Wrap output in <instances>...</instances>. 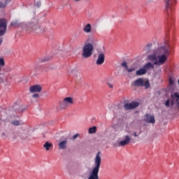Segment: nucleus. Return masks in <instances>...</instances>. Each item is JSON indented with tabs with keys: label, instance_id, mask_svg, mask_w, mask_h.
<instances>
[{
	"label": "nucleus",
	"instance_id": "obj_1",
	"mask_svg": "<svg viewBox=\"0 0 179 179\" xmlns=\"http://www.w3.org/2000/svg\"><path fill=\"white\" fill-rule=\"evenodd\" d=\"M153 52L154 55L148 56L150 61H155L154 65L157 66L164 65L170 55V43L168 42L158 43L157 48L153 50Z\"/></svg>",
	"mask_w": 179,
	"mask_h": 179
},
{
	"label": "nucleus",
	"instance_id": "obj_2",
	"mask_svg": "<svg viewBox=\"0 0 179 179\" xmlns=\"http://www.w3.org/2000/svg\"><path fill=\"white\" fill-rule=\"evenodd\" d=\"M27 31H29V33L34 32L36 34H44L45 30L44 29L38 27L37 22H29V24H27Z\"/></svg>",
	"mask_w": 179,
	"mask_h": 179
},
{
	"label": "nucleus",
	"instance_id": "obj_3",
	"mask_svg": "<svg viewBox=\"0 0 179 179\" xmlns=\"http://www.w3.org/2000/svg\"><path fill=\"white\" fill-rule=\"evenodd\" d=\"M93 50H94L93 44L85 42L83 48L82 57L83 58H90L93 55Z\"/></svg>",
	"mask_w": 179,
	"mask_h": 179
},
{
	"label": "nucleus",
	"instance_id": "obj_4",
	"mask_svg": "<svg viewBox=\"0 0 179 179\" xmlns=\"http://www.w3.org/2000/svg\"><path fill=\"white\" fill-rule=\"evenodd\" d=\"M165 3V13L168 16H171L174 13V6L177 3V0H164Z\"/></svg>",
	"mask_w": 179,
	"mask_h": 179
},
{
	"label": "nucleus",
	"instance_id": "obj_5",
	"mask_svg": "<svg viewBox=\"0 0 179 179\" xmlns=\"http://www.w3.org/2000/svg\"><path fill=\"white\" fill-rule=\"evenodd\" d=\"M59 104L62 110H66V108H69V106L73 104V98L71 96L66 97L63 99L62 101L59 102Z\"/></svg>",
	"mask_w": 179,
	"mask_h": 179
},
{
	"label": "nucleus",
	"instance_id": "obj_6",
	"mask_svg": "<svg viewBox=\"0 0 179 179\" xmlns=\"http://www.w3.org/2000/svg\"><path fill=\"white\" fill-rule=\"evenodd\" d=\"M1 138H8V139L13 140L16 139L17 136H16V134L12 130L8 129L1 133Z\"/></svg>",
	"mask_w": 179,
	"mask_h": 179
},
{
	"label": "nucleus",
	"instance_id": "obj_7",
	"mask_svg": "<svg viewBox=\"0 0 179 179\" xmlns=\"http://www.w3.org/2000/svg\"><path fill=\"white\" fill-rule=\"evenodd\" d=\"M7 27L8 22H6V19H0V37L4 36V34L6 33Z\"/></svg>",
	"mask_w": 179,
	"mask_h": 179
},
{
	"label": "nucleus",
	"instance_id": "obj_8",
	"mask_svg": "<svg viewBox=\"0 0 179 179\" xmlns=\"http://www.w3.org/2000/svg\"><path fill=\"white\" fill-rule=\"evenodd\" d=\"M19 137L22 141H31V133L29 130H22L20 132Z\"/></svg>",
	"mask_w": 179,
	"mask_h": 179
},
{
	"label": "nucleus",
	"instance_id": "obj_9",
	"mask_svg": "<svg viewBox=\"0 0 179 179\" xmlns=\"http://www.w3.org/2000/svg\"><path fill=\"white\" fill-rule=\"evenodd\" d=\"M139 107V102L133 101L130 103L124 102V108L127 111L129 110H135V108H138Z\"/></svg>",
	"mask_w": 179,
	"mask_h": 179
},
{
	"label": "nucleus",
	"instance_id": "obj_10",
	"mask_svg": "<svg viewBox=\"0 0 179 179\" xmlns=\"http://www.w3.org/2000/svg\"><path fill=\"white\" fill-rule=\"evenodd\" d=\"M131 143V136L126 135L123 136V140L119 142V146H127Z\"/></svg>",
	"mask_w": 179,
	"mask_h": 179
},
{
	"label": "nucleus",
	"instance_id": "obj_11",
	"mask_svg": "<svg viewBox=\"0 0 179 179\" xmlns=\"http://www.w3.org/2000/svg\"><path fill=\"white\" fill-rule=\"evenodd\" d=\"M145 122L147 124H155L156 122V120H155V116L147 114L144 117Z\"/></svg>",
	"mask_w": 179,
	"mask_h": 179
},
{
	"label": "nucleus",
	"instance_id": "obj_12",
	"mask_svg": "<svg viewBox=\"0 0 179 179\" xmlns=\"http://www.w3.org/2000/svg\"><path fill=\"white\" fill-rule=\"evenodd\" d=\"M41 85H36L30 87L29 92L31 93H40V92H41Z\"/></svg>",
	"mask_w": 179,
	"mask_h": 179
},
{
	"label": "nucleus",
	"instance_id": "obj_13",
	"mask_svg": "<svg viewBox=\"0 0 179 179\" xmlns=\"http://www.w3.org/2000/svg\"><path fill=\"white\" fill-rule=\"evenodd\" d=\"M104 59H106V55L103 53H100L96 61V65H103L104 64Z\"/></svg>",
	"mask_w": 179,
	"mask_h": 179
},
{
	"label": "nucleus",
	"instance_id": "obj_14",
	"mask_svg": "<svg viewBox=\"0 0 179 179\" xmlns=\"http://www.w3.org/2000/svg\"><path fill=\"white\" fill-rule=\"evenodd\" d=\"M171 106L173 107L174 106V103H178L179 100V94L177 92H175L174 94H172L171 95Z\"/></svg>",
	"mask_w": 179,
	"mask_h": 179
},
{
	"label": "nucleus",
	"instance_id": "obj_15",
	"mask_svg": "<svg viewBox=\"0 0 179 179\" xmlns=\"http://www.w3.org/2000/svg\"><path fill=\"white\" fill-rule=\"evenodd\" d=\"M144 83L145 80L143 78H138L134 81V85L135 87H142Z\"/></svg>",
	"mask_w": 179,
	"mask_h": 179
},
{
	"label": "nucleus",
	"instance_id": "obj_16",
	"mask_svg": "<svg viewBox=\"0 0 179 179\" xmlns=\"http://www.w3.org/2000/svg\"><path fill=\"white\" fill-rule=\"evenodd\" d=\"M13 108L15 110V111H18L19 113H22L23 111V106H20V104L14 105Z\"/></svg>",
	"mask_w": 179,
	"mask_h": 179
},
{
	"label": "nucleus",
	"instance_id": "obj_17",
	"mask_svg": "<svg viewBox=\"0 0 179 179\" xmlns=\"http://www.w3.org/2000/svg\"><path fill=\"white\" fill-rule=\"evenodd\" d=\"M153 68H155V66L150 62H148L143 66V69H145L146 72H148V69H153Z\"/></svg>",
	"mask_w": 179,
	"mask_h": 179
},
{
	"label": "nucleus",
	"instance_id": "obj_18",
	"mask_svg": "<svg viewBox=\"0 0 179 179\" xmlns=\"http://www.w3.org/2000/svg\"><path fill=\"white\" fill-rule=\"evenodd\" d=\"M146 69H145L143 67L138 70L136 73L137 76H141L142 75H145L146 73Z\"/></svg>",
	"mask_w": 179,
	"mask_h": 179
},
{
	"label": "nucleus",
	"instance_id": "obj_19",
	"mask_svg": "<svg viewBox=\"0 0 179 179\" xmlns=\"http://www.w3.org/2000/svg\"><path fill=\"white\" fill-rule=\"evenodd\" d=\"M66 143H68L67 141H63L59 143V149H66Z\"/></svg>",
	"mask_w": 179,
	"mask_h": 179
},
{
	"label": "nucleus",
	"instance_id": "obj_20",
	"mask_svg": "<svg viewBox=\"0 0 179 179\" xmlns=\"http://www.w3.org/2000/svg\"><path fill=\"white\" fill-rule=\"evenodd\" d=\"M152 45H153L152 43H148L145 45L144 48L145 52H150L152 51Z\"/></svg>",
	"mask_w": 179,
	"mask_h": 179
},
{
	"label": "nucleus",
	"instance_id": "obj_21",
	"mask_svg": "<svg viewBox=\"0 0 179 179\" xmlns=\"http://www.w3.org/2000/svg\"><path fill=\"white\" fill-rule=\"evenodd\" d=\"M83 30L85 31V33H90V31H92V25L90 24H87Z\"/></svg>",
	"mask_w": 179,
	"mask_h": 179
},
{
	"label": "nucleus",
	"instance_id": "obj_22",
	"mask_svg": "<svg viewBox=\"0 0 179 179\" xmlns=\"http://www.w3.org/2000/svg\"><path fill=\"white\" fill-rule=\"evenodd\" d=\"M43 148H45V150H50V148H52V144L50 143L48 141L45 143L43 145Z\"/></svg>",
	"mask_w": 179,
	"mask_h": 179
},
{
	"label": "nucleus",
	"instance_id": "obj_23",
	"mask_svg": "<svg viewBox=\"0 0 179 179\" xmlns=\"http://www.w3.org/2000/svg\"><path fill=\"white\" fill-rule=\"evenodd\" d=\"M10 26H13V27H18V26H20V24L19 23V21L15 20L10 23Z\"/></svg>",
	"mask_w": 179,
	"mask_h": 179
},
{
	"label": "nucleus",
	"instance_id": "obj_24",
	"mask_svg": "<svg viewBox=\"0 0 179 179\" xmlns=\"http://www.w3.org/2000/svg\"><path fill=\"white\" fill-rule=\"evenodd\" d=\"M96 129H97V127H96V126L90 127L89 129V134H96Z\"/></svg>",
	"mask_w": 179,
	"mask_h": 179
},
{
	"label": "nucleus",
	"instance_id": "obj_25",
	"mask_svg": "<svg viewBox=\"0 0 179 179\" xmlns=\"http://www.w3.org/2000/svg\"><path fill=\"white\" fill-rule=\"evenodd\" d=\"M143 86L145 89H149V87H150V83H149V80H147L144 81Z\"/></svg>",
	"mask_w": 179,
	"mask_h": 179
},
{
	"label": "nucleus",
	"instance_id": "obj_26",
	"mask_svg": "<svg viewBox=\"0 0 179 179\" xmlns=\"http://www.w3.org/2000/svg\"><path fill=\"white\" fill-rule=\"evenodd\" d=\"M11 124L15 127H19V125H20V122H19V120H13L11 122Z\"/></svg>",
	"mask_w": 179,
	"mask_h": 179
},
{
	"label": "nucleus",
	"instance_id": "obj_27",
	"mask_svg": "<svg viewBox=\"0 0 179 179\" xmlns=\"http://www.w3.org/2000/svg\"><path fill=\"white\" fill-rule=\"evenodd\" d=\"M34 71L35 73H38V71H40V67L37 66V65H36L34 68Z\"/></svg>",
	"mask_w": 179,
	"mask_h": 179
},
{
	"label": "nucleus",
	"instance_id": "obj_28",
	"mask_svg": "<svg viewBox=\"0 0 179 179\" xmlns=\"http://www.w3.org/2000/svg\"><path fill=\"white\" fill-rule=\"evenodd\" d=\"M3 8H6V3L2 1H0V9H2Z\"/></svg>",
	"mask_w": 179,
	"mask_h": 179
},
{
	"label": "nucleus",
	"instance_id": "obj_29",
	"mask_svg": "<svg viewBox=\"0 0 179 179\" xmlns=\"http://www.w3.org/2000/svg\"><path fill=\"white\" fill-rule=\"evenodd\" d=\"M5 66V60H3V58H0V66Z\"/></svg>",
	"mask_w": 179,
	"mask_h": 179
},
{
	"label": "nucleus",
	"instance_id": "obj_30",
	"mask_svg": "<svg viewBox=\"0 0 179 179\" xmlns=\"http://www.w3.org/2000/svg\"><path fill=\"white\" fill-rule=\"evenodd\" d=\"M121 66H123L124 68H125V69H127V68H128V65L127 64V62H123L121 64Z\"/></svg>",
	"mask_w": 179,
	"mask_h": 179
},
{
	"label": "nucleus",
	"instance_id": "obj_31",
	"mask_svg": "<svg viewBox=\"0 0 179 179\" xmlns=\"http://www.w3.org/2000/svg\"><path fill=\"white\" fill-rule=\"evenodd\" d=\"M126 70L127 71V72L131 73V72H134V71H135V68H131L129 69L128 67L126 69Z\"/></svg>",
	"mask_w": 179,
	"mask_h": 179
},
{
	"label": "nucleus",
	"instance_id": "obj_32",
	"mask_svg": "<svg viewBox=\"0 0 179 179\" xmlns=\"http://www.w3.org/2000/svg\"><path fill=\"white\" fill-rule=\"evenodd\" d=\"M166 107H170V99H168L165 103Z\"/></svg>",
	"mask_w": 179,
	"mask_h": 179
},
{
	"label": "nucleus",
	"instance_id": "obj_33",
	"mask_svg": "<svg viewBox=\"0 0 179 179\" xmlns=\"http://www.w3.org/2000/svg\"><path fill=\"white\" fill-rule=\"evenodd\" d=\"M169 84L174 85V80L171 78H169Z\"/></svg>",
	"mask_w": 179,
	"mask_h": 179
},
{
	"label": "nucleus",
	"instance_id": "obj_34",
	"mask_svg": "<svg viewBox=\"0 0 179 179\" xmlns=\"http://www.w3.org/2000/svg\"><path fill=\"white\" fill-rule=\"evenodd\" d=\"M39 96H40V95H39L38 94H34L32 95V97H33L34 99H37V98H38Z\"/></svg>",
	"mask_w": 179,
	"mask_h": 179
},
{
	"label": "nucleus",
	"instance_id": "obj_35",
	"mask_svg": "<svg viewBox=\"0 0 179 179\" xmlns=\"http://www.w3.org/2000/svg\"><path fill=\"white\" fill-rule=\"evenodd\" d=\"M79 136V134H76L73 136V139L75 140L76 139V138H78Z\"/></svg>",
	"mask_w": 179,
	"mask_h": 179
},
{
	"label": "nucleus",
	"instance_id": "obj_36",
	"mask_svg": "<svg viewBox=\"0 0 179 179\" xmlns=\"http://www.w3.org/2000/svg\"><path fill=\"white\" fill-rule=\"evenodd\" d=\"M108 87H110V89H113V84H111V83H108Z\"/></svg>",
	"mask_w": 179,
	"mask_h": 179
},
{
	"label": "nucleus",
	"instance_id": "obj_37",
	"mask_svg": "<svg viewBox=\"0 0 179 179\" xmlns=\"http://www.w3.org/2000/svg\"><path fill=\"white\" fill-rule=\"evenodd\" d=\"M134 136H136V137L138 136V133H136V131H134Z\"/></svg>",
	"mask_w": 179,
	"mask_h": 179
},
{
	"label": "nucleus",
	"instance_id": "obj_38",
	"mask_svg": "<svg viewBox=\"0 0 179 179\" xmlns=\"http://www.w3.org/2000/svg\"><path fill=\"white\" fill-rule=\"evenodd\" d=\"M1 82H3V80L2 79V78H0V83H1Z\"/></svg>",
	"mask_w": 179,
	"mask_h": 179
},
{
	"label": "nucleus",
	"instance_id": "obj_39",
	"mask_svg": "<svg viewBox=\"0 0 179 179\" xmlns=\"http://www.w3.org/2000/svg\"><path fill=\"white\" fill-rule=\"evenodd\" d=\"M36 6H38V8L40 6V4H37V3H35Z\"/></svg>",
	"mask_w": 179,
	"mask_h": 179
},
{
	"label": "nucleus",
	"instance_id": "obj_40",
	"mask_svg": "<svg viewBox=\"0 0 179 179\" xmlns=\"http://www.w3.org/2000/svg\"><path fill=\"white\" fill-rule=\"evenodd\" d=\"M177 106L179 107V101H177Z\"/></svg>",
	"mask_w": 179,
	"mask_h": 179
},
{
	"label": "nucleus",
	"instance_id": "obj_41",
	"mask_svg": "<svg viewBox=\"0 0 179 179\" xmlns=\"http://www.w3.org/2000/svg\"><path fill=\"white\" fill-rule=\"evenodd\" d=\"M80 0H75V2H79Z\"/></svg>",
	"mask_w": 179,
	"mask_h": 179
},
{
	"label": "nucleus",
	"instance_id": "obj_42",
	"mask_svg": "<svg viewBox=\"0 0 179 179\" xmlns=\"http://www.w3.org/2000/svg\"><path fill=\"white\" fill-rule=\"evenodd\" d=\"M0 72H1V66H0Z\"/></svg>",
	"mask_w": 179,
	"mask_h": 179
},
{
	"label": "nucleus",
	"instance_id": "obj_43",
	"mask_svg": "<svg viewBox=\"0 0 179 179\" xmlns=\"http://www.w3.org/2000/svg\"><path fill=\"white\" fill-rule=\"evenodd\" d=\"M0 120H2V119L0 117Z\"/></svg>",
	"mask_w": 179,
	"mask_h": 179
}]
</instances>
